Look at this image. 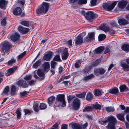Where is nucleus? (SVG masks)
I'll list each match as a JSON object with an SVG mask.
<instances>
[{
  "label": "nucleus",
  "instance_id": "f257e3e1",
  "mask_svg": "<svg viewBox=\"0 0 129 129\" xmlns=\"http://www.w3.org/2000/svg\"><path fill=\"white\" fill-rule=\"evenodd\" d=\"M81 14L84 15L87 20L91 22L92 20L98 17L97 15L91 11H88L86 13L84 11H81Z\"/></svg>",
  "mask_w": 129,
  "mask_h": 129
},
{
  "label": "nucleus",
  "instance_id": "f03ea898",
  "mask_svg": "<svg viewBox=\"0 0 129 129\" xmlns=\"http://www.w3.org/2000/svg\"><path fill=\"white\" fill-rule=\"evenodd\" d=\"M49 6V4L46 3H43L42 6L36 10L37 13L39 14L46 13L48 10Z\"/></svg>",
  "mask_w": 129,
  "mask_h": 129
},
{
  "label": "nucleus",
  "instance_id": "7ed1b4c3",
  "mask_svg": "<svg viewBox=\"0 0 129 129\" xmlns=\"http://www.w3.org/2000/svg\"><path fill=\"white\" fill-rule=\"evenodd\" d=\"M56 100L58 101H56L55 104V106L58 107L60 105L59 104L57 105V104L58 102H60L62 103V106L63 107H64L66 106V102L64 100V95L63 94H60L57 95Z\"/></svg>",
  "mask_w": 129,
  "mask_h": 129
},
{
  "label": "nucleus",
  "instance_id": "20e7f679",
  "mask_svg": "<svg viewBox=\"0 0 129 129\" xmlns=\"http://www.w3.org/2000/svg\"><path fill=\"white\" fill-rule=\"evenodd\" d=\"M11 45L7 41H5L3 44L2 50L4 53L8 52L10 50Z\"/></svg>",
  "mask_w": 129,
  "mask_h": 129
},
{
  "label": "nucleus",
  "instance_id": "39448f33",
  "mask_svg": "<svg viewBox=\"0 0 129 129\" xmlns=\"http://www.w3.org/2000/svg\"><path fill=\"white\" fill-rule=\"evenodd\" d=\"M117 3L114 2L111 4L109 3H104L103 5V7L105 9H107L108 11H110L113 10L115 6L116 5Z\"/></svg>",
  "mask_w": 129,
  "mask_h": 129
},
{
  "label": "nucleus",
  "instance_id": "423d86ee",
  "mask_svg": "<svg viewBox=\"0 0 129 129\" xmlns=\"http://www.w3.org/2000/svg\"><path fill=\"white\" fill-rule=\"evenodd\" d=\"M82 34L85 35L86 33L85 32H83L82 34H79L76 37L75 39V42L76 45H78L83 43V37L82 36Z\"/></svg>",
  "mask_w": 129,
  "mask_h": 129
},
{
  "label": "nucleus",
  "instance_id": "0eeeda50",
  "mask_svg": "<svg viewBox=\"0 0 129 129\" xmlns=\"http://www.w3.org/2000/svg\"><path fill=\"white\" fill-rule=\"evenodd\" d=\"M95 35L93 32L88 33L87 36L84 38V42L85 43H87L88 41L93 40L94 39Z\"/></svg>",
  "mask_w": 129,
  "mask_h": 129
},
{
  "label": "nucleus",
  "instance_id": "6e6552de",
  "mask_svg": "<svg viewBox=\"0 0 129 129\" xmlns=\"http://www.w3.org/2000/svg\"><path fill=\"white\" fill-rule=\"evenodd\" d=\"M53 55V53L52 52H48L45 54L43 57V59L46 61H49Z\"/></svg>",
  "mask_w": 129,
  "mask_h": 129
},
{
  "label": "nucleus",
  "instance_id": "1a4fd4ad",
  "mask_svg": "<svg viewBox=\"0 0 129 129\" xmlns=\"http://www.w3.org/2000/svg\"><path fill=\"white\" fill-rule=\"evenodd\" d=\"M73 107L74 109L77 110L79 108L80 106V100L77 99L76 98L75 99L73 102Z\"/></svg>",
  "mask_w": 129,
  "mask_h": 129
},
{
  "label": "nucleus",
  "instance_id": "9d476101",
  "mask_svg": "<svg viewBox=\"0 0 129 129\" xmlns=\"http://www.w3.org/2000/svg\"><path fill=\"white\" fill-rule=\"evenodd\" d=\"M17 67H13V68L9 69L6 71L5 75L6 76H9L12 75L17 69Z\"/></svg>",
  "mask_w": 129,
  "mask_h": 129
},
{
  "label": "nucleus",
  "instance_id": "9b49d317",
  "mask_svg": "<svg viewBox=\"0 0 129 129\" xmlns=\"http://www.w3.org/2000/svg\"><path fill=\"white\" fill-rule=\"evenodd\" d=\"M17 85L19 86H21L22 88H25L28 87L26 82L23 80H21L18 81L17 83Z\"/></svg>",
  "mask_w": 129,
  "mask_h": 129
},
{
  "label": "nucleus",
  "instance_id": "f8f14e48",
  "mask_svg": "<svg viewBox=\"0 0 129 129\" xmlns=\"http://www.w3.org/2000/svg\"><path fill=\"white\" fill-rule=\"evenodd\" d=\"M37 74L40 77V78H39L40 80H42L44 79L45 74L41 69H38L37 72Z\"/></svg>",
  "mask_w": 129,
  "mask_h": 129
},
{
  "label": "nucleus",
  "instance_id": "ddd939ff",
  "mask_svg": "<svg viewBox=\"0 0 129 129\" xmlns=\"http://www.w3.org/2000/svg\"><path fill=\"white\" fill-rule=\"evenodd\" d=\"M18 29L19 32L23 34H26L29 30L28 28H24L21 26L18 27Z\"/></svg>",
  "mask_w": 129,
  "mask_h": 129
},
{
  "label": "nucleus",
  "instance_id": "4468645a",
  "mask_svg": "<svg viewBox=\"0 0 129 129\" xmlns=\"http://www.w3.org/2000/svg\"><path fill=\"white\" fill-rule=\"evenodd\" d=\"M20 35L17 33H16L11 36L10 38L13 42H15L18 41Z\"/></svg>",
  "mask_w": 129,
  "mask_h": 129
},
{
  "label": "nucleus",
  "instance_id": "2eb2a0df",
  "mask_svg": "<svg viewBox=\"0 0 129 129\" xmlns=\"http://www.w3.org/2000/svg\"><path fill=\"white\" fill-rule=\"evenodd\" d=\"M42 67L44 72H48L49 70L50 64L48 62H44L42 65Z\"/></svg>",
  "mask_w": 129,
  "mask_h": 129
},
{
  "label": "nucleus",
  "instance_id": "dca6fc26",
  "mask_svg": "<svg viewBox=\"0 0 129 129\" xmlns=\"http://www.w3.org/2000/svg\"><path fill=\"white\" fill-rule=\"evenodd\" d=\"M8 3L7 1L5 0H0V8L2 9H5Z\"/></svg>",
  "mask_w": 129,
  "mask_h": 129
},
{
  "label": "nucleus",
  "instance_id": "f3484780",
  "mask_svg": "<svg viewBox=\"0 0 129 129\" xmlns=\"http://www.w3.org/2000/svg\"><path fill=\"white\" fill-rule=\"evenodd\" d=\"M107 119L108 121L110 122L109 123L115 124L116 123L117 121L116 118L113 116H109Z\"/></svg>",
  "mask_w": 129,
  "mask_h": 129
},
{
  "label": "nucleus",
  "instance_id": "a211bd4d",
  "mask_svg": "<svg viewBox=\"0 0 129 129\" xmlns=\"http://www.w3.org/2000/svg\"><path fill=\"white\" fill-rule=\"evenodd\" d=\"M22 12L21 9L20 7H17L13 11V14L15 15H20Z\"/></svg>",
  "mask_w": 129,
  "mask_h": 129
},
{
  "label": "nucleus",
  "instance_id": "6ab92c4d",
  "mask_svg": "<svg viewBox=\"0 0 129 129\" xmlns=\"http://www.w3.org/2000/svg\"><path fill=\"white\" fill-rule=\"evenodd\" d=\"M119 24L120 25H123L128 24V21L124 18H122L118 20Z\"/></svg>",
  "mask_w": 129,
  "mask_h": 129
},
{
  "label": "nucleus",
  "instance_id": "aec40b11",
  "mask_svg": "<svg viewBox=\"0 0 129 129\" xmlns=\"http://www.w3.org/2000/svg\"><path fill=\"white\" fill-rule=\"evenodd\" d=\"M126 4V1H122L118 3V6L120 8L123 9L125 7Z\"/></svg>",
  "mask_w": 129,
  "mask_h": 129
},
{
  "label": "nucleus",
  "instance_id": "412c9836",
  "mask_svg": "<svg viewBox=\"0 0 129 129\" xmlns=\"http://www.w3.org/2000/svg\"><path fill=\"white\" fill-rule=\"evenodd\" d=\"M69 56V53L66 49L64 50L63 51V54L62 56V58L63 60H66L68 58Z\"/></svg>",
  "mask_w": 129,
  "mask_h": 129
},
{
  "label": "nucleus",
  "instance_id": "4be33fe9",
  "mask_svg": "<svg viewBox=\"0 0 129 129\" xmlns=\"http://www.w3.org/2000/svg\"><path fill=\"white\" fill-rule=\"evenodd\" d=\"M41 59H39L33 64V67L35 69L37 68L38 67L41 65Z\"/></svg>",
  "mask_w": 129,
  "mask_h": 129
},
{
  "label": "nucleus",
  "instance_id": "5701e85b",
  "mask_svg": "<svg viewBox=\"0 0 129 129\" xmlns=\"http://www.w3.org/2000/svg\"><path fill=\"white\" fill-rule=\"evenodd\" d=\"M121 48L123 51L126 52H128L129 51V45L124 44L122 46Z\"/></svg>",
  "mask_w": 129,
  "mask_h": 129
},
{
  "label": "nucleus",
  "instance_id": "b1692460",
  "mask_svg": "<svg viewBox=\"0 0 129 129\" xmlns=\"http://www.w3.org/2000/svg\"><path fill=\"white\" fill-rule=\"evenodd\" d=\"M72 127L73 129H82L81 125L79 124L74 123L72 124Z\"/></svg>",
  "mask_w": 129,
  "mask_h": 129
},
{
  "label": "nucleus",
  "instance_id": "393cba45",
  "mask_svg": "<svg viewBox=\"0 0 129 129\" xmlns=\"http://www.w3.org/2000/svg\"><path fill=\"white\" fill-rule=\"evenodd\" d=\"M100 28L101 29L104 31L106 33L109 30V28L107 26H106L104 24L101 25L100 27Z\"/></svg>",
  "mask_w": 129,
  "mask_h": 129
},
{
  "label": "nucleus",
  "instance_id": "a878e982",
  "mask_svg": "<svg viewBox=\"0 0 129 129\" xmlns=\"http://www.w3.org/2000/svg\"><path fill=\"white\" fill-rule=\"evenodd\" d=\"M120 91L121 92H123L124 91H127L128 88L125 84L121 85L119 87Z\"/></svg>",
  "mask_w": 129,
  "mask_h": 129
},
{
  "label": "nucleus",
  "instance_id": "bb28decb",
  "mask_svg": "<svg viewBox=\"0 0 129 129\" xmlns=\"http://www.w3.org/2000/svg\"><path fill=\"white\" fill-rule=\"evenodd\" d=\"M109 92L110 93L117 94L118 92V89L116 87H114L113 89H110Z\"/></svg>",
  "mask_w": 129,
  "mask_h": 129
},
{
  "label": "nucleus",
  "instance_id": "cd10ccee",
  "mask_svg": "<svg viewBox=\"0 0 129 129\" xmlns=\"http://www.w3.org/2000/svg\"><path fill=\"white\" fill-rule=\"evenodd\" d=\"M55 99V97L54 96H51L48 99V103L50 106H51L53 102Z\"/></svg>",
  "mask_w": 129,
  "mask_h": 129
},
{
  "label": "nucleus",
  "instance_id": "c85d7f7f",
  "mask_svg": "<svg viewBox=\"0 0 129 129\" xmlns=\"http://www.w3.org/2000/svg\"><path fill=\"white\" fill-rule=\"evenodd\" d=\"M94 77V75L92 74H91L88 76L85 77L83 79V80L85 81H87V80L91 79Z\"/></svg>",
  "mask_w": 129,
  "mask_h": 129
},
{
  "label": "nucleus",
  "instance_id": "c756f323",
  "mask_svg": "<svg viewBox=\"0 0 129 129\" xmlns=\"http://www.w3.org/2000/svg\"><path fill=\"white\" fill-rule=\"evenodd\" d=\"M93 95L90 93H88L86 95V100L89 101L92 100L93 98Z\"/></svg>",
  "mask_w": 129,
  "mask_h": 129
},
{
  "label": "nucleus",
  "instance_id": "7c9ffc66",
  "mask_svg": "<svg viewBox=\"0 0 129 129\" xmlns=\"http://www.w3.org/2000/svg\"><path fill=\"white\" fill-rule=\"evenodd\" d=\"M104 49L103 47H100L95 50V51L96 53H100L103 51Z\"/></svg>",
  "mask_w": 129,
  "mask_h": 129
},
{
  "label": "nucleus",
  "instance_id": "2f4dec72",
  "mask_svg": "<svg viewBox=\"0 0 129 129\" xmlns=\"http://www.w3.org/2000/svg\"><path fill=\"white\" fill-rule=\"evenodd\" d=\"M121 66L125 71L129 70V66L126 63H122L121 64Z\"/></svg>",
  "mask_w": 129,
  "mask_h": 129
},
{
  "label": "nucleus",
  "instance_id": "473e14b6",
  "mask_svg": "<svg viewBox=\"0 0 129 129\" xmlns=\"http://www.w3.org/2000/svg\"><path fill=\"white\" fill-rule=\"evenodd\" d=\"M94 94L96 96H98L102 95L101 91L98 89L94 90Z\"/></svg>",
  "mask_w": 129,
  "mask_h": 129
},
{
  "label": "nucleus",
  "instance_id": "72a5a7b5",
  "mask_svg": "<svg viewBox=\"0 0 129 129\" xmlns=\"http://www.w3.org/2000/svg\"><path fill=\"white\" fill-rule=\"evenodd\" d=\"M38 104L37 102H35L33 104V109L36 112H38L39 110Z\"/></svg>",
  "mask_w": 129,
  "mask_h": 129
},
{
  "label": "nucleus",
  "instance_id": "f704fd0d",
  "mask_svg": "<svg viewBox=\"0 0 129 129\" xmlns=\"http://www.w3.org/2000/svg\"><path fill=\"white\" fill-rule=\"evenodd\" d=\"M115 124H114L109 123L106 127L107 129H115Z\"/></svg>",
  "mask_w": 129,
  "mask_h": 129
},
{
  "label": "nucleus",
  "instance_id": "c9c22d12",
  "mask_svg": "<svg viewBox=\"0 0 129 129\" xmlns=\"http://www.w3.org/2000/svg\"><path fill=\"white\" fill-rule=\"evenodd\" d=\"M15 113L16 114L17 118L18 119H20L21 116V113L19 109H18Z\"/></svg>",
  "mask_w": 129,
  "mask_h": 129
},
{
  "label": "nucleus",
  "instance_id": "e433bc0d",
  "mask_svg": "<svg viewBox=\"0 0 129 129\" xmlns=\"http://www.w3.org/2000/svg\"><path fill=\"white\" fill-rule=\"evenodd\" d=\"M92 109V107L90 106H87L85 107L83 110V112H88L91 111Z\"/></svg>",
  "mask_w": 129,
  "mask_h": 129
},
{
  "label": "nucleus",
  "instance_id": "4c0bfd02",
  "mask_svg": "<svg viewBox=\"0 0 129 129\" xmlns=\"http://www.w3.org/2000/svg\"><path fill=\"white\" fill-rule=\"evenodd\" d=\"M108 121L107 119L103 120L101 119H100L99 120V122L100 124L102 125H105L106 123Z\"/></svg>",
  "mask_w": 129,
  "mask_h": 129
},
{
  "label": "nucleus",
  "instance_id": "58836bf2",
  "mask_svg": "<svg viewBox=\"0 0 129 129\" xmlns=\"http://www.w3.org/2000/svg\"><path fill=\"white\" fill-rule=\"evenodd\" d=\"M16 62V60L14 59V57H13L10 60L8 61L7 65L8 66H11L13 64L15 63Z\"/></svg>",
  "mask_w": 129,
  "mask_h": 129
},
{
  "label": "nucleus",
  "instance_id": "ea45409f",
  "mask_svg": "<svg viewBox=\"0 0 129 129\" xmlns=\"http://www.w3.org/2000/svg\"><path fill=\"white\" fill-rule=\"evenodd\" d=\"M106 37V36L104 34H101L99 36V41H101L104 40Z\"/></svg>",
  "mask_w": 129,
  "mask_h": 129
},
{
  "label": "nucleus",
  "instance_id": "a19ab883",
  "mask_svg": "<svg viewBox=\"0 0 129 129\" xmlns=\"http://www.w3.org/2000/svg\"><path fill=\"white\" fill-rule=\"evenodd\" d=\"M100 62V60L99 59H98L95 61L91 63L92 66L94 67L98 65Z\"/></svg>",
  "mask_w": 129,
  "mask_h": 129
},
{
  "label": "nucleus",
  "instance_id": "79ce46f5",
  "mask_svg": "<svg viewBox=\"0 0 129 129\" xmlns=\"http://www.w3.org/2000/svg\"><path fill=\"white\" fill-rule=\"evenodd\" d=\"M86 92H83L80 94H76V96L78 98H84L86 95Z\"/></svg>",
  "mask_w": 129,
  "mask_h": 129
},
{
  "label": "nucleus",
  "instance_id": "37998d69",
  "mask_svg": "<svg viewBox=\"0 0 129 129\" xmlns=\"http://www.w3.org/2000/svg\"><path fill=\"white\" fill-rule=\"evenodd\" d=\"M118 118L120 120L123 121L124 120V115L122 114H120L117 115Z\"/></svg>",
  "mask_w": 129,
  "mask_h": 129
},
{
  "label": "nucleus",
  "instance_id": "c03bdc74",
  "mask_svg": "<svg viewBox=\"0 0 129 129\" xmlns=\"http://www.w3.org/2000/svg\"><path fill=\"white\" fill-rule=\"evenodd\" d=\"M47 107V105L43 103H41L39 105V109L41 110L45 109Z\"/></svg>",
  "mask_w": 129,
  "mask_h": 129
},
{
  "label": "nucleus",
  "instance_id": "a18cd8bd",
  "mask_svg": "<svg viewBox=\"0 0 129 129\" xmlns=\"http://www.w3.org/2000/svg\"><path fill=\"white\" fill-rule=\"evenodd\" d=\"M87 0H78V5H81L86 4L87 3Z\"/></svg>",
  "mask_w": 129,
  "mask_h": 129
},
{
  "label": "nucleus",
  "instance_id": "49530a36",
  "mask_svg": "<svg viewBox=\"0 0 129 129\" xmlns=\"http://www.w3.org/2000/svg\"><path fill=\"white\" fill-rule=\"evenodd\" d=\"M22 25L26 27H28L29 23L28 21H23L21 22V23Z\"/></svg>",
  "mask_w": 129,
  "mask_h": 129
},
{
  "label": "nucleus",
  "instance_id": "de8ad7c7",
  "mask_svg": "<svg viewBox=\"0 0 129 129\" xmlns=\"http://www.w3.org/2000/svg\"><path fill=\"white\" fill-rule=\"evenodd\" d=\"M106 110L108 112H113L115 111V109L113 107H108L106 108Z\"/></svg>",
  "mask_w": 129,
  "mask_h": 129
},
{
  "label": "nucleus",
  "instance_id": "09e8293b",
  "mask_svg": "<svg viewBox=\"0 0 129 129\" xmlns=\"http://www.w3.org/2000/svg\"><path fill=\"white\" fill-rule=\"evenodd\" d=\"M6 20V19L5 17L1 19V23L2 26H5L6 25L7 23Z\"/></svg>",
  "mask_w": 129,
  "mask_h": 129
},
{
  "label": "nucleus",
  "instance_id": "8fccbe9b",
  "mask_svg": "<svg viewBox=\"0 0 129 129\" xmlns=\"http://www.w3.org/2000/svg\"><path fill=\"white\" fill-rule=\"evenodd\" d=\"M16 90L15 87L14 85H12L11 88V93L12 95H13L15 94Z\"/></svg>",
  "mask_w": 129,
  "mask_h": 129
},
{
  "label": "nucleus",
  "instance_id": "3c124183",
  "mask_svg": "<svg viewBox=\"0 0 129 129\" xmlns=\"http://www.w3.org/2000/svg\"><path fill=\"white\" fill-rule=\"evenodd\" d=\"M93 107L94 108L96 109L100 110L101 109V106L98 104H93Z\"/></svg>",
  "mask_w": 129,
  "mask_h": 129
},
{
  "label": "nucleus",
  "instance_id": "603ef678",
  "mask_svg": "<svg viewBox=\"0 0 129 129\" xmlns=\"http://www.w3.org/2000/svg\"><path fill=\"white\" fill-rule=\"evenodd\" d=\"M26 51H25L18 55L17 57L18 60H19L25 56L26 54Z\"/></svg>",
  "mask_w": 129,
  "mask_h": 129
},
{
  "label": "nucleus",
  "instance_id": "864d4df0",
  "mask_svg": "<svg viewBox=\"0 0 129 129\" xmlns=\"http://www.w3.org/2000/svg\"><path fill=\"white\" fill-rule=\"evenodd\" d=\"M60 56L58 55H56L53 59V60L57 61H60Z\"/></svg>",
  "mask_w": 129,
  "mask_h": 129
},
{
  "label": "nucleus",
  "instance_id": "5fc2aeb1",
  "mask_svg": "<svg viewBox=\"0 0 129 129\" xmlns=\"http://www.w3.org/2000/svg\"><path fill=\"white\" fill-rule=\"evenodd\" d=\"M75 96H72L71 95H69V96H67V99L68 102L69 103L74 98Z\"/></svg>",
  "mask_w": 129,
  "mask_h": 129
},
{
  "label": "nucleus",
  "instance_id": "6e6d98bb",
  "mask_svg": "<svg viewBox=\"0 0 129 129\" xmlns=\"http://www.w3.org/2000/svg\"><path fill=\"white\" fill-rule=\"evenodd\" d=\"M81 63L79 60H78L75 63L74 66L76 68H79L80 65Z\"/></svg>",
  "mask_w": 129,
  "mask_h": 129
},
{
  "label": "nucleus",
  "instance_id": "4d7b16f0",
  "mask_svg": "<svg viewBox=\"0 0 129 129\" xmlns=\"http://www.w3.org/2000/svg\"><path fill=\"white\" fill-rule=\"evenodd\" d=\"M9 86H6L3 91V93L5 94H8L9 91Z\"/></svg>",
  "mask_w": 129,
  "mask_h": 129
},
{
  "label": "nucleus",
  "instance_id": "13d9d810",
  "mask_svg": "<svg viewBox=\"0 0 129 129\" xmlns=\"http://www.w3.org/2000/svg\"><path fill=\"white\" fill-rule=\"evenodd\" d=\"M28 93V92L26 91H24L23 92H21L20 93V96H24L26 95H27Z\"/></svg>",
  "mask_w": 129,
  "mask_h": 129
},
{
  "label": "nucleus",
  "instance_id": "bf43d9fd",
  "mask_svg": "<svg viewBox=\"0 0 129 129\" xmlns=\"http://www.w3.org/2000/svg\"><path fill=\"white\" fill-rule=\"evenodd\" d=\"M105 72V70L102 68H99V73L101 75L104 74Z\"/></svg>",
  "mask_w": 129,
  "mask_h": 129
},
{
  "label": "nucleus",
  "instance_id": "052dcab7",
  "mask_svg": "<svg viewBox=\"0 0 129 129\" xmlns=\"http://www.w3.org/2000/svg\"><path fill=\"white\" fill-rule=\"evenodd\" d=\"M57 63L56 62L53 61H51V68H54L56 64Z\"/></svg>",
  "mask_w": 129,
  "mask_h": 129
},
{
  "label": "nucleus",
  "instance_id": "680f3d73",
  "mask_svg": "<svg viewBox=\"0 0 129 129\" xmlns=\"http://www.w3.org/2000/svg\"><path fill=\"white\" fill-rule=\"evenodd\" d=\"M24 112L25 113V115L30 114L31 113V111L30 110L26 109H24Z\"/></svg>",
  "mask_w": 129,
  "mask_h": 129
},
{
  "label": "nucleus",
  "instance_id": "e2e57ef3",
  "mask_svg": "<svg viewBox=\"0 0 129 129\" xmlns=\"http://www.w3.org/2000/svg\"><path fill=\"white\" fill-rule=\"evenodd\" d=\"M97 0H91V4L92 6H94L96 5Z\"/></svg>",
  "mask_w": 129,
  "mask_h": 129
},
{
  "label": "nucleus",
  "instance_id": "0e129e2a",
  "mask_svg": "<svg viewBox=\"0 0 129 129\" xmlns=\"http://www.w3.org/2000/svg\"><path fill=\"white\" fill-rule=\"evenodd\" d=\"M99 68L94 69V74L95 75H97L98 73H99Z\"/></svg>",
  "mask_w": 129,
  "mask_h": 129
},
{
  "label": "nucleus",
  "instance_id": "69168bd1",
  "mask_svg": "<svg viewBox=\"0 0 129 129\" xmlns=\"http://www.w3.org/2000/svg\"><path fill=\"white\" fill-rule=\"evenodd\" d=\"M67 125L66 124H63L62 125L61 129H67Z\"/></svg>",
  "mask_w": 129,
  "mask_h": 129
},
{
  "label": "nucleus",
  "instance_id": "338daca9",
  "mask_svg": "<svg viewBox=\"0 0 129 129\" xmlns=\"http://www.w3.org/2000/svg\"><path fill=\"white\" fill-rule=\"evenodd\" d=\"M109 34L110 35H114L115 34V31L112 29L110 30L109 31Z\"/></svg>",
  "mask_w": 129,
  "mask_h": 129
},
{
  "label": "nucleus",
  "instance_id": "774afa93",
  "mask_svg": "<svg viewBox=\"0 0 129 129\" xmlns=\"http://www.w3.org/2000/svg\"><path fill=\"white\" fill-rule=\"evenodd\" d=\"M69 47H71L72 45V40H70L68 41L67 42Z\"/></svg>",
  "mask_w": 129,
  "mask_h": 129
}]
</instances>
